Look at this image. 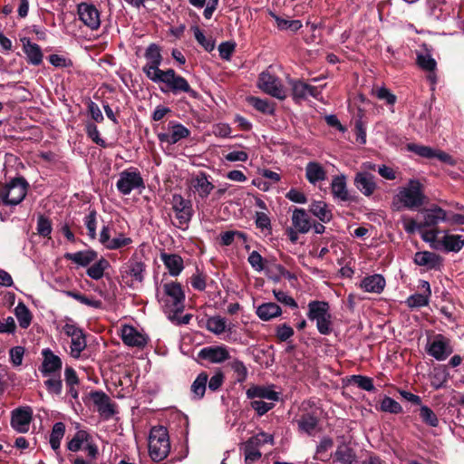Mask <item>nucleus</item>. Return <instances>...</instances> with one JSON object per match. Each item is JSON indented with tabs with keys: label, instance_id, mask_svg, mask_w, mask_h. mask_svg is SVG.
<instances>
[{
	"label": "nucleus",
	"instance_id": "nucleus-1",
	"mask_svg": "<svg viewBox=\"0 0 464 464\" xmlns=\"http://www.w3.org/2000/svg\"><path fill=\"white\" fill-rule=\"evenodd\" d=\"M144 58L146 63L142 67L143 73L152 82L164 84V87H160L162 92H170L176 95L185 92L191 97L197 96V92L190 87L188 82L183 76L177 74L173 69L164 71L160 68L163 57L159 44H150L145 49Z\"/></svg>",
	"mask_w": 464,
	"mask_h": 464
},
{
	"label": "nucleus",
	"instance_id": "nucleus-2",
	"mask_svg": "<svg viewBox=\"0 0 464 464\" xmlns=\"http://www.w3.org/2000/svg\"><path fill=\"white\" fill-rule=\"evenodd\" d=\"M426 197L423 186L420 180L412 179L408 184L401 187L393 198V204H400L398 209L402 207L411 210L420 208L425 202Z\"/></svg>",
	"mask_w": 464,
	"mask_h": 464
},
{
	"label": "nucleus",
	"instance_id": "nucleus-3",
	"mask_svg": "<svg viewBox=\"0 0 464 464\" xmlns=\"http://www.w3.org/2000/svg\"><path fill=\"white\" fill-rule=\"evenodd\" d=\"M157 296L166 312L179 314L185 308V293L179 283H165L158 289Z\"/></svg>",
	"mask_w": 464,
	"mask_h": 464
},
{
	"label": "nucleus",
	"instance_id": "nucleus-4",
	"mask_svg": "<svg viewBox=\"0 0 464 464\" xmlns=\"http://www.w3.org/2000/svg\"><path fill=\"white\" fill-rule=\"evenodd\" d=\"M327 302L314 300L308 304L307 317L315 322L317 331L323 335H329L333 332L332 315Z\"/></svg>",
	"mask_w": 464,
	"mask_h": 464
},
{
	"label": "nucleus",
	"instance_id": "nucleus-5",
	"mask_svg": "<svg viewBox=\"0 0 464 464\" xmlns=\"http://www.w3.org/2000/svg\"><path fill=\"white\" fill-rule=\"evenodd\" d=\"M170 451L169 433L163 426L153 427L149 437V454L152 460L161 461Z\"/></svg>",
	"mask_w": 464,
	"mask_h": 464
},
{
	"label": "nucleus",
	"instance_id": "nucleus-6",
	"mask_svg": "<svg viewBox=\"0 0 464 464\" xmlns=\"http://www.w3.org/2000/svg\"><path fill=\"white\" fill-rule=\"evenodd\" d=\"M28 183L22 178H14L0 187V202L5 206H16L25 198Z\"/></svg>",
	"mask_w": 464,
	"mask_h": 464
},
{
	"label": "nucleus",
	"instance_id": "nucleus-7",
	"mask_svg": "<svg viewBox=\"0 0 464 464\" xmlns=\"http://www.w3.org/2000/svg\"><path fill=\"white\" fill-rule=\"evenodd\" d=\"M116 188L121 194L127 196L135 189L144 188L145 184L140 170L131 167L120 172Z\"/></svg>",
	"mask_w": 464,
	"mask_h": 464
},
{
	"label": "nucleus",
	"instance_id": "nucleus-8",
	"mask_svg": "<svg viewBox=\"0 0 464 464\" xmlns=\"http://www.w3.org/2000/svg\"><path fill=\"white\" fill-rule=\"evenodd\" d=\"M170 204L178 221L176 226L180 229H186L193 216L191 201L180 194H173Z\"/></svg>",
	"mask_w": 464,
	"mask_h": 464
},
{
	"label": "nucleus",
	"instance_id": "nucleus-9",
	"mask_svg": "<svg viewBox=\"0 0 464 464\" xmlns=\"http://www.w3.org/2000/svg\"><path fill=\"white\" fill-rule=\"evenodd\" d=\"M258 87L266 93L279 100L285 98V91L280 80L268 72H263L258 78Z\"/></svg>",
	"mask_w": 464,
	"mask_h": 464
},
{
	"label": "nucleus",
	"instance_id": "nucleus-10",
	"mask_svg": "<svg viewBox=\"0 0 464 464\" xmlns=\"http://www.w3.org/2000/svg\"><path fill=\"white\" fill-rule=\"evenodd\" d=\"M168 132H160L157 137L160 143L174 145L190 135V130L181 123L171 121L168 124Z\"/></svg>",
	"mask_w": 464,
	"mask_h": 464
},
{
	"label": "nucleus",
	"instance_id": "nucleus-11",
	"mask_svg": "<svg viewBox=\"0 0 464 464\" xmlns=\"http://www.w3.org/2000/svg\"><path fill=\"white\" fill-rule=\"evenodd\" d=\"M77 13L79 19L91 30H96L100 27V12L94 5L80 3L77 6Z\"/></svg>",
	"mask_w": 464,
	"mask_h": 464
},
{
	"label": "nucleus",
	"instance_id": "nucleus-12",
	"mask_svg": "<svg viewBox=\"0 0 464 464\" xmlns=\"http://www.w3.org/2000/svg\"><path fill=\"white\" fill-rule=\"evenodd\" d=\"M33 410L29 406L14 409L11 414V426L19 433H26L30 429Z\"/></svg>",
	"mask_w": 464,
	"mask_h": 464
},
{
	"label": "nucleus",
	"instance_id": "nucleus-13",
	"mask_svg": "<svg viewBox=\"0 0 464 464\" xmlns=\"http://www.w3.org/2000/svg\"><path fill=\"white\" fill-rule=\"evenodd\" d=\"M145 265L143 262L135 258H130L121 268V274L127 283L130 281L133 283H141L144 279Z\"/></svg>",
	"mask_w": 464,
	"mask_h": 464
},
{
	"label": "nucleus",
	"instance_id": "nucleus-14",
	"mask_svg": "<svg viewBox=\"0 0 464 464\" xmlns=\"http://www.w3.org/2000/svg\"><path fill=\"white\" fill-rule=\"evenodd\" d=\"M428 353L434 357L438 361H444L450 353H452V348L450 344V341L441 334H438L429 343Z\"/></svg>",
	"mask_w": 464,
	"mask_h": 464
},
{
	"label": "nucleus",
	"instance_id": "nucleus-15",
	"mask_svg": "<svg viewBox=\"0 0 464 464\" xmlns=\"http://www.w3.org/2000/svg\"><path fill=\"white\" fill-rule=\"evenodd\" d=\"M198 356L212 363H222L230 358L229 349L225 345L208 346L200 350Z\"/></svg>",
	"mask_w": 464,
	"mask_h": 464
},
{
	"label": "nucleus",
	"instance_id": "nucleus-16",
	"mask_svg": "<svg viewBox=\"0 0 464 464\" xmlns=\"http://www.w3.org/2000/svg\"><path fill=\"white\" fill-rule=\"evenodd\" d=\"M43 362L40 368L44 376H48L60 372L63 366L61 358L54 354L51 349L45 348L42 351Z\"/></svg>",
	"mask_w": 464,
	"mask_h": 464
},
{
	"label": "nucleus",
	"instance_id": "nucleus-17",
	"mask_svg": "<svg viewBox=\"0 0 464 464\" xmlns=\"http://www.w3.org/2000/svg\"><path fill=\"white\" fill-rule=\"evenodd\" d=\"M190 186L193 191L202 199L207 198L215 188L208 179V176L203 171L191 178Z\"/></svg>",
	"mask_w": 464,
	"mask_h": 464
},
{
	"label": "nucleus",
	"instance_id": "nucleus-18",
	"mask_svg": "<svg viewBox=\"0 0 464 464\" xmlns=\"http://www.w3.org/2000/svg\"><path fill=\"white\" fill-rule=\"evenodd\" d=\"M292 94L295 100H305L308 97L318 99L321 90L303 81H291Z\"/></svg>",
	"mask_w": 464,
	"mask_h": 464
},
{
	"label": "nucleus",
	"instance_id": "nucleus-19",
	"mask_svg": "<svg viewBox=\"0 0 464 464\" xmlns=\"http://www.w3.org/2000/svg\"><path fill=\"white\" fill-rule=\"evenodd\" d=\"M121 339L126 345L131 347H143L148 342V337L131 325L122 326Z\"/></svg>",
	"mask_w": 464,
	"mask_h": 464
},
{
	"label": "nucleus",
	"instance_id": "nucleus-20",
	"mask_svg": "<svg viewBox=\"0 0 464 464\" xmlns=\"http://www.w3.org/2000/svg\"><path fill=\"white\" fill-rule=\"evenodd\" d=\"M91 399L97 411L105 419H109L115 414L114 405L111 403V399L103 392L96 391L91 393Z\"/></svg>",
	"mask_w": 464,
	"mask_h": 464
},
{
	"label": "nucleus",
	"instance_id": "nucleus-21",
	"mask_svg": "<svg viewBox=\"0 0 464 464\" xmlns=\"http://www.w3.org/2000/svg\"><path fill=\"white\" fill-rule=\"evenodd\" d=\"M246 397L254 400H268L277 401L279 393L274 390V386L253 385L246 390Z\"/></svg>",
	"mask_w": 464,
	"mask_h": 464
},
{
	"label": "nucleus",
	"instance_id": "nucleus-22",
	"mask_svg": "<svg viewBox=\"0 0 464 464\" xmlns=\"http://www.w3.org/2000/svg\"><path fill=\"white\" fill-rule=\"evenodd\" d=\"M422 227H430L437 226L440 222H447V212L439 206H433L430 208L422 211Z\"/></svg>",
	"mask_w": 464,
	"mask_h": 464
},
{
	"label": "nucleus",
	"instance_id": "nucleus-23",
	"mask_svg": "<svg viewBox=\"0 0 464 464\" xmlns=\"http://www.w3.org/2000/svg\"><path fill=\"white\" fill-rule=\"evenodd\" d=\"M386 285L384 277L380 274L365 276L360 283V287L367 293L381 294Z\"/></svg>",
	"mask_w": 464,
	"mask_h": 464
},
{
	"label": "nucleus",
	"instance_id": "nucleus-24",
	"mask_svg": "<svg viewBox=\"0 0 464 464\" xmlns=\"http://www.w3.org/2000/svg\"><path fill=\"white\" fill-rule=\"evenodd\" d=\"M413 260L416 265L426 266L428 269H440L441 266L440 256L429 251L417 252Z\"/></svg>",
	"mask_w": 464,
	"mask_h": 464
},
{
	"label": "nucleus",
	"instance_id": "nucleus-25",
	"mask_svg": "<svg viewBox=\"0 0 464 464\" xmlns=\"http://www.w3.org/2000/svg\"><path fill=\"white\" fill-rule=\"evenodd\" d=\"M356 188L365 196L369 197L376 189L374 176L368 172H359L354 179Z\"/></svg>",
	"mask_w": 464,
	"mask_h": 464
},
{
	"label": "nucleus",
	"instance_id": "nucleus-26",
	"mask_svg": "<svg viewBox=\"0 0 464 464\" xmlns=\"http://www.w3.org/2000/svg\"><path fill=\"white\" fill-rule=\"evenodd\" d=\"M22 42L27 62L33 65H39L42 63L44 55L41 47L37 44L32 43L27 38H24Z\"/></svg>",
	"mask_w": 464,
	"mask_h": 464
},
{
	"label": "nucleus",
	"instance_id": "nucleus-27",
	"mask_svg": "<svg viewBox=\"0 0 464 464\" xmlns=\"http://www.w3.org/2000/svg\"><path fill=\"white\" fill-rule=\"evenodd\" d=\"M326 171L324 167L316 161H310L305 166V178L310 184L315 185L317 182L326 179Z\"/></svg>",
	"mask_w": 464,
	"mask_h": 464
},
{
	"label": "nucleus",
	"instance_id": "nucleus-28",
	"mask_svg": "<svg viewBox=\"0 0 464 464\" xmlns=\"http://www.w3.org/2000/svg\"><path fill=\"white\" fill-rule=\"evenodd\" d=\"M356 459L355 451L345 444L338 446L333 455L334 464H354Z\"/></svg>",
	"mask_w": 464,
	"mask_h": 464
},
{
	"label": "nucleus",
	"instance_id": "nucleus-29",
	"mask_svg": "<svg viewBox=\"0 0 464 464\" xmlns=\"http://www.w3.org/2000/svg\"><path fill=\"white\" fill-rule=\"evenodd\" d=\"M438 243L447 252L458 253L464 246V237L461 235L445 234Z\"/></svg>",
	"mask_w": 464,
	"mask_h": 464
},
{
	"label": "nucleus",
	"instance_id": "nucleus-30",
	"mask_svg": "<svg viewBox=\"0 0 464 464\" xmlns=\"http://www.w3.org/2000/svg\"><path fill=\"white\" fill-rule=\"evenodd\" d=\"M160 258L172 276H179L184 268L183 259L179 255L163 253Z\"/></svg>",
	"mask_w": 464,
	"mask_h": 464
},
{
	"label": "nucleus",
	"instance_id": "nucleus-31",
	"mask_svg": "<svg viewBox=\"0 0 464 464\" xmlns=\"http://www.w3.org/2000/svg\"><path fill=\"white\" fill-rule=\"evenodd\" d=\"M292 224L295 229L302 234L310 230L311 223L309 216L303 208H295L292 215Z\"/></svg>",
	"mask_w": 464,
	"mask_h": 464
},
{
	"label": "nucleus",
	"instance_id": "nucleus-32",
	"mask_svg": "<svg viewBox=\"0 0 464 464\" xmlns=\"http://www.w3.org/2000/svg\"><path fill=\"white\" fill-rule=\"evenodd\" d=\"M64 257L81 266H87L97 258V253L93 250L78 251L66 253Z\"/></svg>",
	"mask_w": 464,
	"mask_h": 464
},
{
	"label": "nucleus",
	"instance_id": "nucleus-33",
	"mask_svg": "<svg viewBox=\"0 0 464 464\" xmlns=\"http://www.w3.org/2000/svg\"><path fill=\"white\" fill-rule=\"evenodd\" d=\"M331 190L334 198L342 201L349 200L345 176L340 175L334 177L331 183Z\"/></svg>",
	"mask_w": 464,
	"mask_h": 464
},
{
	"label": "nucleus",
	"instance_id": "nucleus-34",
	"mask_svg": "<svg viewBox=\"0 0 464 464\" xmlns=\"http://www.w3.org/2000/svg\"><path fill=\"white\" fill-rule=\"evenodd\" d=\"M257 316L263 321H269L282 314L281 307L276 303H265L257 306Z\"/></svg>",
	"mask_w": 464,
	"mask_h": 464
},
{
	"label": "nucleus",
	"instance_id": "nucleus-35",
	"mask_svg": "<svg viewBox=\"0 0 464 464\" xmlns=\"http://www.w3.org/2000/svg\"><path fill=\"white\" fill-rule=\"evenodd\" d=\"M297 423L299 430L308 435H314L318 431V419L310 413L303 414Z\"/></svg>",
	"mask_w": 464,
	"mask_h": 464
},
{
	"label": "nucleus",
	"instance_id": "nucleus-36",
	"mask_svg": "<svg viewBox=\"0 0 464 464\" xmlns=\"http://www.w3.org/2000/svg\"><path fill=\"white\" fill-rule=\"evenodd\" d=\"M258 439L250 438L244 446V455L246 464H253L255 461L261 458V452L259 450L260 446L258 442H256Z\"/></svg>",
	"mask_w": 464,
	"mask_h": 464
},
{
	"label": "nucleus",
	"instance_id": "nucleus-37",
	"mask_svg": "<svg viewBox=\"0 0 464 464\" xmlns=\"http://www.w3.org/2000/svg\"><path fill=\"white\" fill-rule=\"evenodd\" d=\"M310 212L324 223H327L332 219V211L324 201L312 202Z\"/></svg>",
	"mask_w": 464,
	"mask_h": 464
},
{
	"label": "nucleus",
	"instance_id": "nucleus-38",
	"mask_svg": "<svg viewBox=\"0 0 464 464\" xmlns=\"http://www.w3.org/2000/svg\"><path fill=\"white\" fill-rule=\"evenodd\" d=\"M449 372L444 365H439L433 368L430 374L431 386L438 390L445 386L448 382Z\"/></svg>",
	"mask_w": 464,
	"mask_h": 464
},
{
	"label": "nucleus",
	"instance_id": "nucleus-39",
	"mask_svg": "<svg viewBox=\"0 0 464 464\" xmlns=\"http://www.w3.org/2000/svg\"><path fill=\"white\" fill-rule=\"evenodd\" d=\"M14 314L17 318L20 327L24 329L29 327L32 322V314L24 303H18L14 308Z\"/></svg>",
	"mask_w": 464,
	"mask_h": 464
},
{
	"label": "nucleus",
	"instance_id": "nucleus-40",
	"mask_svg": "<svg viewBox=\"0 0 464 464\" xmlns=\"http://www.w3.org/2000/svg\"><path fill=\"white\" fill-rule=\"evenodd\" d=\"M87 342L84 333L71 338L70 355L74 359L80 358L82 352L85 350Z\"/></svg>",
	"mask_w": 464,
	"mask_h": 464
},
{
	"label": "nucleus",
	"instance_id": "nucleus-41",
	"mask_svg": "<svg viewBox=\"0 0 464 464\" xmlns=\"http://www.w3.org/2000/svg\"><path fill=\"white\" fill-rule=\"evenodd\" d=\"M65 433V425L63 422H56L50 435V445L53 450L60 448L61 440Z\"/></svg>",
	"mask_w": 464,
	"mask_h": 464
},
{
	"label": "nucleus",
	"instance_id": "nucleus-42",
	"mask_svg": "<svg viewBox=\"0 0 464 464\" xmlns=\"http://www.w3.org/2000/svg\"><path fill=\"white\" fill-rule=\"evenodd\" d=\"M110 264L105 258H101L87 269V275L92 279L99 280L102 278L105 269L109 267Z\"/></svg>",
	"mask_w": 464,
	"mask_h": 464
},
{
	"label": "nucleus",
	"instance_id": "nucleus-43",
	"mask_svg": "<svg viewBox=\"0 0 464 464\" xmlns=\"http://www.w3.org/2000/svg\"><path fill=\"white\" fill-rule=\"evenodd\" d=\"M188 2L197 8H202L206 4L203 14L206 19H210L218 5L219 0H188Z\"/></svg>",
	"mask_w": 464,
	"mask_h": 464
},
{
	"label": "nucleus",
	"instance_id": "nucleus-44",
	"mask_svg": "<svg viewBox=\"0 0 464 464\" xmlns=\"http://www.w3.org/2000/svg\"><path fill=\"white\" fill-rule=\"evenodd\" d=\"M227 327V320L221 316H212L207 320V329L217 335L226 332Z\"/></svg>",
	"mask_w": 464,
	"mask_h": 464
},
{
	"label": "nucleus",
	"instance_id": "nucleus-45",
	"mask_svg": "<svg viewBox=\"0 0 464 464\" xmlns=\"http://www.w3.org/2000/svg\"><path fill=\"white\" fill-rule=\"evenodd\" d=\"M208 380V374L206 372H201L193 382L191 385V392L198 399H201L204 396Z\"/></svg>",
	"mask_w": 464,
	"mask_h": 464
},
{
	"label": "nucleus",
	"instance_id": "nucleus-46",
	"mask_svg": "<svg viewBox=\"0 0 464 464\" xmlns=\"http://www.w3.org/2000/svg\"><path fill=\"white\" fill-rule=\"evenodd\" d=\"M407 150L425 159H434L435 149L416 143L407 144Z\"/></svg>",
	"mask_w": 464,
	"mask_h": 464
},
{
	"label": "nucleus",
	"instance_id": "nucleus-47",
	"mask_svg": "<svg viewBox=\"0 0 464 464\" xmlns=\"http://www.w3.org/2000/svg\"><path fill=\"white\" fill-rule=\"evenodd\" d=\"M89 434L85 430H78L74 437L68 442L67 448L69 450L78 451L84 442H88Z\"/></svg>",
	"mask_w": 464,
	"mask_h": 464
},
{
	"label": "nucleus",
	"instance_id": "nucleus-48",
	"mask_svg": "<svg viewBox=\"0 0 464 464\" xmlns=\"http://www.w3.org/2000/svg\"><path fill=\"white\" fill-rule=\"evenodd\" d=\"M66 295L68 296L77 300L81 304H85L90 307H92V308H101L102 305V303L101 300L88 297V296L83 295L77 292L68 291V292H66Z\"/></svg>",
	"mask_w": 464,
	"mask_h": 464
},
{
	"label": "nucleus",
	"instance_id": "nucleus-49",
	"mask_svg": "<svg viewBox=\"0 0 464 464\" xmlns=\"http://www.w3.org/2000/svg\"><path fill=\"white\" fill-rule=\"evenodd\" d=\"M270 14L276 20L277 27L280 30L290 29L293 32H296L302 27V23L299 20H286L277 16L273 13Z\"/></svg>",
	"mask_w": 464,
	"mask_h": 464
},
{
	"label": "nucleus",
	"instance_id": "nucleus-50",
	"mask_svg": "<svg viewBox=\"0 0 464 464\" xmlns=\"http://www.w3.org/2000/svg\"><path fill=\"white\" fill-rule=\"evenodd\" d=\"M380 409L384 412H390L393 414H398L402 411V407L401 406V404L392 398L388 396H385L382 400Z\"/></svg>",
	"mask_w": 464,
	"mask_h": 464
},
{
	"label": "nucleus",
	"instance_id": "nucleus-51",
	"mask_svg": "<svg viewBox=\"0 0 464 464\" xmlns=\"http://www.w3.org/2000/svg\"><path fill=\"white\" fill-rule=\"evenodd\" d=\"M420 417L424 423L430 427H437L439 425V419L434 411L426 405L420 408Z\"/></svg>",
	"mask_w": 464,
	"mask_h": 464
},
{
	"label": "nucleus",
	"instance_id": "nucleus-52",
	"mask_svg": "<svg viewBox=\"0 0 464 464\" xmlns=\"http://www.w3.org/2000/svg\"><path fill=\"white\" fill-rule=\"evenodd\" d=\"M429 301L430 296L427 295L416 293L407 298L406 304L411 308H419L428 305Z\"/></svg>",
	"mask_w": 464,
	"mask_h": 464
},
{
	"label": "nucleus",
	"instance_id": "nucleus-53",
	"mask_svg": "<svg viewBox=\"0 0 464 464\" xmlns=\"http://www.w3.org/2000/svg\"><path fill=\"white\" fill-rule=\"evenodd\" d=\"M240 238L246 241V236L245 233L237 230H229L220 234V244L225 246L232 245L235 238Z\"/></svg>",
	"mask_w": 464,
	"mask_h": 464
},
{
	"label": "nucleus",
	"instance_id": "nucleus-54",
	"mask_svg": "<svg viewBox=\"0 0 464 464\" xmlns=\"http://www.w3.org/2000/svg\"><path fill=\"white\" fill-rule=\"evenodd\" d=\"M36 230L41 237H49L52 233V222L48 218L40 215L37 219Z\"/></svg>",
	"mask_w": 464,
	"mask_h": 464
},
{
	"label": "nucleus",
	"instance_id": "nucleus-55",
	"mask_svg": "<svg viewBox=\"0 0 464 464\" xmlns=\"http://www.w3.org/2000/svg\"><path fill=\"white\" fill-rule=\"evenodd\" d=\"M132 239L125 237L123 234H119L116 237L111 238L106 248L109 250H116L131 244Z\"/></svg>",
	"mask_w": 464,
	"mask_h": 464
},
{
	"label": "nucleus",
	"instance_id": "nucleus-56",
	"mask_svg": "<svg viewBox=\"0 0 464 464\" xmlns=\"http://www.w3.org/2000/svg\"><path fill=\"white\" fill-rule=\"evenodd\" d=\"M417 62L420 67L425 71L432 72L436 68V62L429 53L419 54Z\"/></svg>",
	"mask_w": 464,
	"mask_h": 464
},
{
	"label": "nucleus",
	"instance_id": "nucleus-57",
	"mask_svg": "<svg viewBox=\"0 0 464 464\" xmlns=\"http://www.w3.org/2000/svg\"><path fill=\"white\" fill-rule=\"evenodd\" d=\"M251 408L254 409L259 416L266 414L274 407V401L266 402L263 400H252Z\"/></svg>",
	"mask_w": 464,
	"mask_h": 464
},
{
	"label": "nucleus",
	"instance_id": "nucleus-58",
	"mask_svg": "<svg viewBox=\"0 0 464 464\" xmlns=\"http://www.w3.org/2000/svg\"><path fill=\"white\" fill-rule=\"evenodd\" d=\"M401 221L404 230L409 234H413L417 230L421 231V229L423 228L421 223H417L413 218H409L407 216L401 217Z\"/></svg>",
	"mask_w": 464,
	"mask_h": 464
},
{
	"label": "nucleus",
	"instance_id": "nucleus-59",
	"mask_svg": "<svg viewBox=\"0 0 464 464\" xmlns=\"http://www.w3.org/2000/svg\"><path fill=\"white\" fill-rule=\"evenodd\" d=\"M250 101L257 111L266 114L274 113V107L266 100L252 97Z\"/></svg>",
	"mask_w": 464,
	"mask_h": 464
},
{
	"label": "nucleus",
	"instance_id": "nucleus-60",
	"mask_svg": "<svg viewBox=\"0 0 464 464\" xmlns=\"http://www.w3.org/2000/svg\"><path fill=\"white\" fill-rule=\"evenodd\" d=\"M48 59L50 63L56 68H68L72 66V61L63 55L51 54Z\"/></svg>",
	"mask_w": 464,
	"mask_h": 464
},
{
	"label": "nucleus",
	"instance_id": "nucleus-61",
	"mask_svg": "<svg viewBox=\"0 0 464 464\" xmlns=\"http://www.w3.org/2000/svg\"><path fill=\"white\" fill-rule=\"evenodd\" d=\"M230 366H231L232 370L235 372V373L237 374V382H242L246 379L247 369L241 361L234 360L230 363Z\"/></svg>",
	"mask_w": 464,
	"mask_h": 464
},
{
	"label": "nucleus",
	"instance_id": "nucleus-62",
	"mask_svg": "<svg viewBox=\"0 0 464 464\" xmlns=\"http://www.w3.org/2000/svg\"><path fill=\"white\" fill-rule=\"evenodd\" d=\"M62 331L70 338L83 333V331L72 319L66 320V323L62 327Z\"/></svg>",
	"mask_w": 464,
	"mask_h": 464
},
{
	"label": "nucleus",
	"instance_id": "nucleus-63",
	"mask_svg": "<svg viewBox=\"0 0 464 464\" xmlns=\"http://www.w3.org/2000/svg\"><path fill=\"white\" fill-rule=\"evenodd\" d=\"M247 261L255 271L261 272L264 269V259L257 251H252Z\"/></svg>",
	"mask_w": 464,
	"mask_h": 464
},
{
	"label": "nucleus",
	"instance_id": "nucleus-64",
	"mask_svg": "<svg viewBox=\"0 0 464 464\" xmlns=\"http://www.w3.org/2000/svg\"><path fill=\"white\" fill-rule=\"evenodd\" d=\"M236 48V44L232 42L221 43L218 46L219 56L226 61H229Z\"/></svg>",
	"mask_w": 464,
	"mask_h": 464
}]
</instances>
